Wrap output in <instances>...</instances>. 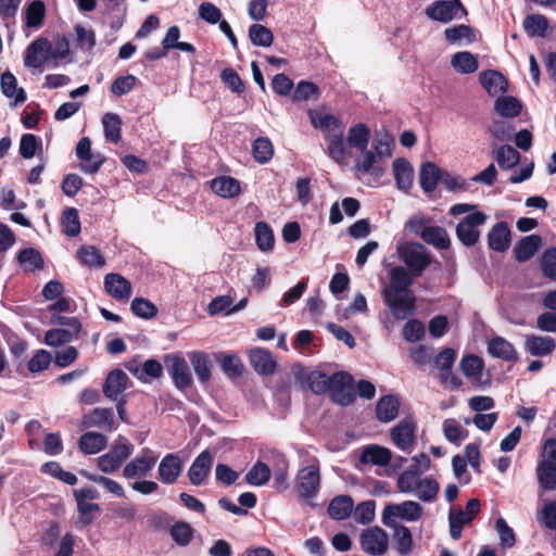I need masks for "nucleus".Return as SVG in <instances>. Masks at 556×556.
<instances>
[{
	"mask_svg": "<svg viewBox=\"0 0 556 556\" xmlns=\"http://www.w3.org/2000/svg\"><path fill=\"white\" fill-rule=\"evenodd\" d=\"M264 458L270 463L274 469L275 481L279 485H286L288 480L289 464L286 456L276 451H269L264 455Z\"/></svg>",
	"mask_w": 556,
	"mask_h": 556,
	"instance_id": "nucleus-35",
	"label": "nucleus"
},
{
	"mask_svg": "<svg viewBox=\"0 0 556 556\" xmlns=\"http://www.w3.org/2000/svg\"><path fill=\"white\" fill-rule=\"evenodd\" d=\"M541 269L546 277L556 280V248L547 249L542 254Z\"/></svg>",
	"mask_w": 556,
	"mask_h": 556,
	"instance_id": "nucleus-64",
	"label": "nucleus"
},
{
	"mask_svg": "<svg viewBox=\"0 0 556 556\" xmlns=\"http://www.w3.org/2000/svg\"><path fill=\"white\" fill-rule=\"evenodd\" d=\"M480 511V502L477 498H471L467 502L466 510H451L450 517L455 521L467 525Z\"/></svg>",
	"mask_w": 556,
	"mask_h": 556,
	"instance_id": "nucleus-58",
	"label": "nucleus"
},
{
	"mask_svg": "<svg viewBox=\"0 0 556 556\" xmlns=\"http://www.w3.org/2000/svg\"><path fill=\"white\" fill-rule=\"evenodd\" d=\"M394 529L393 540L397 553L407 556L413 549V536L410 530L405 526L391 527Z\"/></svg>",
	"mask_w": 556,
	"mask_h": 556,
	"instance_id": "nucleus-44",
	"label": "nucleus"
},
{
	"mask_svg": "<svg viewBox=\"0 0 556 556\" xmlns=\"http://www.w3.org/2000/svg\"><path fill=\"white\" fill-rule=\"evenodd\" d=\"M417 484L418 486L416 488V491H414L413 494H415L420 501L426 503H431L435 501L440 490V484L434 478L420 477Z\"/></svg>",
	"mask_w": 556,
	"mask_h": 556,
	"instance_id": "nucleus-42",
	"label": "nucleus"
},
{
	"mask_svg": "<svg viewBox=\"0 0 556 556\" xmlns=\"http://www.w3.org/2000/svg\"><path fill=\"white\" fill-rule=\"evenodd\" d=\"M270 478V468L263 462H257L245 475V480L251 485H264Z\"/></svg>",
	"mask_w": 556,
	"mask_h": 556,
	"instance_id": "nucleus-54",
	"label": "nucleus"
},
{
	"mask_svg": "<svg viewBox=\"0 0 556 556\" xmlns=\"http://www.w3.org/2000/svg\"><path fill=\"white\" fill-rule=\"evenodd\" d=\"M329 391L331 400L342 406L352 404L356 399L353 377L345 371H339L331 376Z\"/></svg>",
	"mask_w": 556,
	"mask_h": 556,
	"instance_id": "nucleus-7",
	"label": "nucleus"
},
{
	"mask_svg": "<svg viewBox=\"0 0 556 556\" xmlns=\"http://www.w3.org/2000/svg\"><path fill=\"white\" fill-rule=\"evenodd\" d=\"M76 155L83 162L80 165L81 170L88 174L97 173L103 162L100 155H93L91 153V141L87 137L78 141Z\"/></svg>",
	"mask_w": 556,
	"mask_h": 556,
	"instance_id": "nucleus-20",
	"label": "nucleus"
},
{
	"mask_svg": "<svg viewBox=\"0 0 556 556\" xmlns=\"http://www.w3.org/2000/svg\"><path fill=\"white\" fill-rule=\"evenodd\" d=\"M495 160L502 169L508 170L519 163L520 153L514 147L504 144L497 149Z\"/></svg>",
	"mask_w": 556,
	"mask_h": 556,
	"instance_id": "nucleus-49",
	"label": "nucleus"
},
{
	"mask_svg": "<svg viewBox=\"0 0 556 556\" xmlns=\"http://www.w3.org/2000/svg\"><path fill=\"white\" fill-rule=\"evenodd\" d=\"M311 125L321 131L325 140L331 136L344 134L345 124L334 114L325 109H311L307 111Z\"/></svg>",
	"mask_w": 556,
	"mask_h": 556,
	"instance_id": "nucleus-4",
	"label": "nucleus"
},
{
	"mask_svg": "<svg viewBox=\"0 0 556 556\" xmlns=\"http://www.w3.org/2000/svg\"><path fill=\"white\" fill-rule=\"evenodd\" d=\"M488 216L480 211H476L466 215L456 226V236L458 240L466 247L475 245L479 238V227L483 225Z\"/></svg>",
	"mask_w": 556,
	"mask_h": 556,
	"instance_id": "nucleus-8",
	"label": "nucleus"
},
{
	"mask_svg": "<svg viewBox=\"0 0 556 556\" xmlns=\"http://www.w3.org/2000/svg\"><path fill=\"white\" fill-rule=\"evenodd\" d=\"M426 14L433 21L447 24L455 18L466 16L467 11L460 0H439L426 9Z\"/></svg>",
	"mask_w": 556,
	"mask_h": 556,
	"instance_id": "nucleus-9",
	"label": "nucleus"
},
{
	"mask_svg": "<svg viewBox=\"0 0 556 556\" xmlns=\"http://www.w3.org/2000/svg\"><path fill=\"white\" fill-rule=\"evenodd\" d=\"M421 477V473L418 472L416 468H407L405 469L396 480V488L400 492L405 494H413L418 486V481Z\"/></svg>",
	"mask_w": 556,
	"mask_h": 556,
	"instance_id": "nucleus-47",
	"label": "nucleus"
},
{
	"mask_svg": "<svg viewBox=\"0 0 556 556\" xmlns=\"http://www.w3.org/2000/svg\"><path fill=\"white\" fill-rule=\"evenodd\" d=\"M392 452L381 445H366L359 455V464L386 467L391 463Z\"/></svg>",
	"mask_w": 556,
	"mask_h": 556,
	"instance_id": "nucleus-21",
	"label": "nucleus"
},
{
	"mask_svg": "<svg viewBox=\"0 0 556 556\" xmlns=\"http://www.w3.org/2000/svg\"><path fill=\"white\" fill-rule=\"evenodd\" d=\"M361 152L362 154L356 159L355 162V170L357 174L361 177L364 175H370L376 180L379 179L384 173V168L380 165V161L383 159L375 151L368 150L367 148Z\"/></svg>",
	"mask_w": 556,
	"mask_h": 556,
	"instance_id": "nucleus-16",
	"label": "nucleus"
},
{
	"mask_svg": "<svg viewBox=\"0 0 556 556\" xmlns=\"http://www.w3.org/2000/svg\"><path fill=\"white\" fill-rule=\"evenodd\" d=\"M424 514V507L414 501H404L400 504H388L384 506L381 520L387 527L400 526L396 520L417 521Z\"/></svg>",
	"mask_w": 556,
	"mask_h": 556,
	"instance_id": "nucleus-1",
	"label": "nucleus"
},
{
	"mask_svg": "<svg viewBox=\"0 0 556 556\" xmlns=\"http://www.w3.org/2000/svg\"><path fill=\"white\" fill-rule=\"evenodd\" d=\"M400 401L394 395L382 396L376 406L377 418L382 422H389L396 418Z\"/></svg>",
	"mask_w": 556,
	"mask_h": 556,
	"instance_id": "nucleus-38",
	"label": "nucleus"
},
{
	"mask_svg": "<svg viewBox=\"0 0 556 556\" xmlns=\"http://www.w3.org/2000/svg\"><path fill=\"white\" fill-rule=\"evenodd\" d=\"M165 366L177 389L184 391L191 387L192 375L187 362L182 357L177 354L167 355L165 357Z\"/></svg>",
	"mask_w": 556,
	"mask_h": 556,
	"instance_id": "nucleus-13",
	"label": "nucleus"
},
{
	"mask_svg": "<svg viewBox=\"0 0 556 556\" xmlns=\"http://www.w3.org/2000/svg\"><path fill=\"white\" fill-rule=\"evenodd\" d=\"M480 83L490 96H497L506 91L507 80L496 71H488L480 74Z\"/></svg>",
	"mask_w": 556,
	"mask_h": 556,
	"instance_id": "nucleus-36",
	"label": "nucleus"
},
{
	"mask_svg": "<svg viewBox=\"0 0 556 556\" xmlns=\"http://www.w3.org/2000/svg\"><path fill=\"white\" fill-rule=\"evenodd\" d=\"M488 243L490 249L504 252L510 243V230L506 223H497L493 226L488 235Z\"/></svg>",
	"mask_w": 556,
	"mask_h": 556,
	"instance_id": "nucleus-33",
	"label": "nucleus"
},
{
	"mask_svg": "<svg viewBox=\"0 0 556 556\" xmlns=\"http://www.w3.org/2000/svg\"><path fill=\"white\" fill-rule=\"evenodd\" d=\"M370 138V130L364 124L352 126L348 132V144L359 151L366 150Z\"/></svg>",
	"mask_w": 556,
	"mask_h": 556,
	"instance_id": "nucleus-43",
	"label": "nucleus"
},
{
	"mask_svg": "<svg viewBox=\"0 0 556 556\" xmlns=\"http://www.w3.org/2000/svg\"><path fill=\"white\" fill-rule=\"evenodd\" d=\"M26 26L30 28H38L41 26L45 17L43 2L36 0L33 1L25 12Z\"/></svg>",
	"mask_w": 556,
	"mask_h": 556,
	"instance_id": "nucleus-57",
	"label": "nucleus"
},
{
	"mask_svg": "<svg viewBox=\"0 0 556 556\" xmlns=\"http://www.w3.org/2000/svg\"><path fill=\"white\" fill-rule=\"evenodd\" d=\"M108 439L98 432H86L79 439V448L85 454H97L105 448Z\"/></svg>",
	"mask_w": 556,
	"mask_h": 556,
	"instance_id": "nucleus-40",
	"label": "nucleus"
},
{
	"mask_svg": "<svg viewBox=\"0 0 556 556\" xmlns=\"http://www.w3.org/2000/svg\"><path fill=\"white\" fill-rule=\"evenodd\" d=\"M51 43L46 38L34 40L26 49L24 64L26 67L40 68L50 60Z\"/></svg>",
	"mask_w": 556,
	"mask_h": 556,
	"instance_id": "nucleus-15",
	"label": "nucleus"
},
{
	"mask_svg": "<svg viewBox=\"0 0 556 556\" xmlns=\"http://www.w3.org/2000/svg\"><path fill=\"white\" fill-rule=\"evenodd\" d=\"M451 65L460 74L475 73L479 66L477 58L468 51H460L453 54Z\"/></svg>",
	"mask_w": 556,
	"mask_h": 556,
	"instance_id": "nucleus-41",
	"label": "nucleus"
},
{
	"mask_svg": "<svg viewBox=\"0 0 556 556\" xmlns=\"http://www.w3.org/2000/svg\"><path fill=\"white\" fill-rule=\"evenodd\" d=\"M182 471V462L176 454H167L159 465V479L165 484H174Z\"/></svg>",
	"mask_w": 556,
	"mask_h": 556,
	"instance_id": "nucleus-22",
	"label": "nucleus"
},
{
	"mask_svg": "<svg viewBox=\"0 0 556 556\" xmlns=\"http://www.w3.org/2000/svg\"><path fill=\"white\" fill-rule=\"evenodd\" d=\"M155 463L156 458L154 456H137L124 467L123 476L126 479L146 477Z\"/></svg>",
	"mask_w": 556,
	"mask_h": 556,
	"instance_id": "nucleus-31",
	"label": "nucleus"
},
{
	"mask_svg": "<svg viewBox=\"0 0 556 556\" xmlns=\"http://www.w3.org/2000/svg\"><path fill=\"white\" fill-rule=\"evenodd\" d=\"M393 444L405 453H410L416 442V425L412 419H403L391 430Z\"/></svg>",
	"mask_w": 556,
	"mask_h": 556,
	"instance_id": "nucleus-14",
	"label": "nucleus"
},
{
	"mask_svg": "<svg viewBox=\"0 0 556 556\" xmlns=\"http://www.w3.org/2000/svg\"><path fill=\"white\" fill-rule=\"evenodd\" d=\"M482 361L475 355H466L460 361V370L469 379H479L482 371Z\"/></svg>",
	"mask_w": 556,
	"mask_h": 556,
	"instance_id": "nucleus-61",
	"label": "nucleus"
},
{
	"mask_svg": "<svg viewBox=\"0 0 556 556\" xmlns=\"http://www.w3.org/2000/svg\"><path fill=\"white\" fill-rule=\"evenodd\" d=\"M421 239L440 250L450 248L451 239L447 231L439 226H426L420 231Z\"/></svg>",
	"mask_w": 556,
	"mask_h": 556,
	"instance_id": "nucleus-34",
	"label": "nucleus"
},
{
	"mask_svg": "<svg viewBox=\"0 0 556 556\" xmlns=\"http://www.w3.org/2000/svg\"><path fill=\"white\" fill-rule=\"evenodd\" d=\"M394 143L393 137L388 132H377L372 141V151H375L382 159L392 155V146Z\"/></svg>",
	"mask_w": 556,
	"mask_h": 556,
	"instance_id": "nucleus-60",
	"label": "nucleus"
},
{
	"mask_svg": "<svg viewBox=\"0 0 556 556\" xmlns=\"http://www.w3.org/2000/svg\"><path fill=\"white\" fill-rule=\"evenodd\" d=\"M320 485L319 463L314 459L309 465L301 468L296 475L295 488L303 498L316 496Z\"/></svg>",
	"mask_w": 556,
	"mask_h": 556,
	"instance_id": "nucleus-6",
	"label": "nucleus"
},
{
	"mask_svg": "<svg viewBox=\"0 0 556 556\" xmlns=\"http://www.w3.org/2000/svg\"><path fill=\"white\" fill-rule=\"evenodd\" d=\"M354 502L349 495L333 497L328 506V514L334 520H343L351 516Z\"/></svg>",
	"mask_w": 556,
	"mask_h": 556,
	"instance_id": "nucleus-37",
	"label": "nucleus"
},
{
	"mask_svg": "<svg viewBox=\"0 0 556 556\" xmlns=\"http://www.w3.org/2000/svg\"><path fill=\"white\" fill-rule=\"evenodd\" d=\"M359 545L364 553L370 556H380L389 548V538L382 528L370 527L361 533Z\"/></svg>",
	"mask_w": 556,
	"mask_h": 556,
	"instance_id": "nucleus-10",
	"label": "nucleus"
},
{
	"mask_svg": "<svg viewBox=\"0 0 556 556\" xmlns=\"http://www.w3.org/2000/svg\"><path fill=\"white\" fill-rule=\"evenodd\" d=\"M250 361L261 375H270L275 371L276 362L268 350H250Z\"/></svg>",
	"mask_w": 556,
	"mask_h": 556,
	"instance_id": "nucleus-39",
	"label": "nucleus"
},
{
	"mask_svg": "<svg viewBox=\"0 0 556 556\" xmlns=\"http://www.w3.org/2000/svg\"><path fill=\"white\" fill-rule=\"evenodd\" d=\"M104 289L115 300L127 302L132 293L131 282L124 276L110 273L104 276Z\"/></svg>",
	"mask_w": 556,
	"mask_h": 556,
	"instance_id": "nucleus-17",
	"label": "nucleus"
},
{
	"mask_svg": "<svg viewBox=\"0 0 556 556\" xmlns=\"http://www.w3.org/2000/svg\"><path fill=\"white\" fill-rule=\"evenodd\" d=\"M190 359L199 380L201 382H206L211 376L212 367L207 355L202 352H194Z\"/></svg>",
	"mask_w": 556,
	"mask_h": 556,
	"instance_id": "nucleus-56",
	"label": "nucleus"
},
{
	"mask_svg": "<svg viewBox=\"0 0 556 556\" xmlns=\"http://www.w3.org/2000/svg\"><path fill=\"white\" fill-rule=\"evenodd\" d=\"M542 238L539 235H530L518 241L514 248V254L518 262L530 260L541 248Z\"/></svg>",
	"mask_w": 556,
	"mask_h": 556,
	"instance_id": "nucleus-30",
	"label": "nucleus"
},
{
	"mask_svg": "<svg viewBox=\"0 0 556 556\" xmlns=\"http://www.w3.org/2000/svg\"><path fill=\"white\" fill-rule=\"evenodd\" d=\"M444 38L451 45L469 46L477 40V31L469 25H457L444 30Z\"/></svg>",
	"mask_w": 556,
	"mask_h": 556,
	"instance_id": "nucleus-27",
	"label": "nucleus"
},
{
	"mask_svg": "<svg viewBox=\"0 0 556 556\" xmlns=\"http://www.w3.org/2000/svg\"><path fill=\"white\" fill-rule=\"evenodd\" d=\"M254 232L256 245L261 251L267 252L273 250L275 244V237L271 228L267 223H256Z\"/></svg>",
	"mask_w": 556,
	"mask_h": 556,
	"instance_id": "nucleus-48",
	"label": "nucleus"
},
{
	"mask_svg": "<svg viewBox=\"0 0 556 556\" xmlns=\"http://www.w3.org/2000/svg\"><path fill=\"white\" fill-rule=\"evenodd\" d=\"M326 153L336 163L340 165L345 164L346 161L351 157V152L344 142V134L331 136V138L326 139Z\"/></svg>",
	"mask_w": 556,
	"mask_h": 556,
	"instance_id": "nucleus-32",
	"label": "nucleus"
},
{
	"mask_svg": "<svg viewBox=\"0 0 556 556\" xmlns=\"http://www.w3.org/2000/svg\"><path fill=\"white\" fill-rule=\"evenodd\" d=\"M79 262L88 267L101 268L105 265V260L100 251L93 245L81 247L77 251Z\"/></svg>",
	"mask_w": 556,
	"mask_h": 556,
	"instance_id": "nucleus-51",
	"label": "nucleus"
},
{
	"mask_svg": "<svg viewBox=\"0 0 556 556\" xmlns=\"http://www.w3.org/2000/svg\"><path fill=\"white\" fill-rule=\"evenodd\" d=\"M384 303L396 319H405L415 313L416 298L413 292H382Z\"/></svg>",
	"mask_w": 556,
	"mask_h": 556,
	"instance_id": "nucleus-12",
	"label": "nucleus"
},
{
	"mask_svg": "<svg viewBox=\"0 0 556 556\" xmlns=\"http://www.w3.org/2000/svg\"><path fill=\"white\" fill-rule=\"evenodd\" d=\"M538 482L543 491L556 490V466L539 463L536 466Z\"/></svg>",
	"mask_w": 556,
	"mask_h": 556,
	"instance_id": "nucleus-45",
	"label": "nucleus"
},
{
	"mask_svg": "<svg viewBox=\"0 0 556 556\" xmlns=\"http://www.w3.org/2000/svg\"><path fill=\"white\" fill-rule=\"evenodd\" d=\"M87 428L97 427L105 431H112L114 427V414L111 408L97 407L83 418Z\"/></svg>",
	"mask_w": 556,
	"mask_h": 556,
	"instance_id": "nucleus-25",
	"label": "nucleus"
},
{
	"mask_svg": "<svg viewBox=\"0 0 556 556\" xmlns=\"http://www.w3.org/2000/svg\"><path fill=\"white\" fill-rule=\"evenodd\" d=\"M129 378L122 369H113L108 374L103 384V394L111 401H117L128 388Z\"/></svg>",
	"mask_w": 556,
	"mask_h": 556,
	"instance_id": "nucleus-19",
	"label": "nucleus"
},
{
	"mask_svg": "<svg viewBox=\"0 0 556 556\" xmlns=\"http://www.w3.org/2000/svg\"><path fill=\"white\" fill-rule=\"evenodd\" d=\"M396 254L407 266V270L415 276H420L430 264L425 247L419 243L400 242L396 245Z\"/></svg>",
	"mask_w": 556,
	"mask_h": 556,
	"instance_id": "nucleus-3",
	"label": "nucleus"
},
{
	"mask_svg": "<svg viewBox=\"0 0 556 556\" xmlns=\"http://www.w3.org/2000/svg\"><path fill=\"white\" fill-rule=\"evenodd\" d=\"M0 87L7 98L13 99L15 106L24 103L27 99L25 90L17 86L16 77L9 71L1 75Z\"/></svg>",
	"mask_w": 556,
	"mask_h": 556,
	"instance_id": "nucleus-29",
	"label": "nucleus"
},
{
	"mask_svg": "<svg viewBox=\"0 0 556 556\" xmlns=\"http://www.w3.org/2000/svg\"><path fill=\"white\" fill-rule=\"evenodd\" d=\"M443 433L445 439L456 445L466 438L467 431L462 427V425L453 418L445 419L443 422Z\"/></svg>",
	"mask_w": 556,
	"mask_h": 556,
	"instance_id": "nucleus-55",
	"label": "nucleus"
},
{
	"mask_svg": "<svg viewBox=\"0 0 556 556\" xmlns=\"http://www.w3.org/2000/svg\"><path fill=\"white\" fill-rule=\"evenodd\" d=\"M390 285L383 289L382 292H412L409 287L416 277L412 271L403 266H394L390 270Z\"/></svg>",
	"mask_w": 556,
	"mask_h": 556,
	"instance_id": "nucleus-23",
	"label": "nucleus"
},
{
	"mask_svg": "<svg viewBox=\"0 0 556 556\" xmlns=\"http://www.w3.org/2000/svg\"><path fill=\"white\" fill-rule=\"evenodd\" d=\"M213 466V455L203 451L199 454L188 470V478L193 485H201L208 477Z\"/></svg>",
	"mask_w": 556,
	"mask_h": 556,
	"instance_id": "nucleus-18",
	"label": "nucleus"
},
{
	"mask_svg": "<svg viewBox=\"0 0 556 556\" xmlns=\"http://www.w3.org/2000/svg\"><path fill=\"white\" fill-rule=\"evenodd\" d=\"M392 170L396 187L407 193L414 184L413 165L406 159L399 157L393 161Z\"/></svg>",
	"mask_w": 556,
	"mask_h": 556,
	"instance_id": "nucleus-24",
	"label": "nucleus"
},
{
	"mask_svg": "<svg viewBox=\"0 0 556 556\" xmlns=\"http://www.w3.org/2000/svg\"><path fill=\"white\" fill-rule=\"evenodd\" d=\"M210 186L223 199H232L241 193L240 181L230 176H218L210 181Z\"/></svg>",
	"mask_w": 556,
	"mask_h": 556,
	"instance_id": "nucleus-26",
	"label": "nucleus"
},
{
	"mask_svg": "<svg viewBox=\"0 0 556 556\" xmlns=\"http://www.w3.org/2000/svg\"><path fill=\"white\" fill-rule=\"evenodd\" d=\"M455 350H441L435 356L431 358L432 365L430 368L439 370V379L441 383L451 390L458 389L462 384L460 380L452 374V367L455 362Z\"/></svg>",
	"mask_w": 556,
	"mask_h": 556,
	"instance_id": "nucleus-5",
	"label": "nucleus"
},
{
	"mask_svg": "<svg viewBox=\"0 0 556 556\" xmlns=\"http://www.w3.org/2000/svg\"><path fill=\"white\" fill-rule=\"evenodd\" d=\"M106 140L117 143L121 140L122 119L115 113H105L102 117Z\"/></svg>",
	"mask_w": 556,
	"mask_h": 556,
	"instance_id": "nucleus-52",
	"label": "nucleus"
},
{
	"mask_svg": "<svg viewBox=\"0 0 556 556\" xmlns=\"http://www.w3.org/2000/svg\"><path fill=\"white\" fill-rule=\"evenodd\" d=\"M131 452L132 445L127 440L117 441L106 454L98 458V467L105 473H112L122 466Z\"/></svg>",
	"mask_w": 556,
	"mask_h": 556,
	"instance_id": "nucleus-11",
	"label": "nucleus"
},
{
	"mask_svg": "<svg viewBox=\"0 0 556 556\" xmlns=\"http://www.w3.org/2000/svg\"><path fill=\"white\" fill-rule=\"evenodd\" d=\"M443 173L432 162H424L420 166L419 184L424 192L431 193L435 190L438 182H442Z\"/></svg>",
	"mask_w": 556,
	"mask_h": 556,
	"instance_id": "nucleus-28",
	"label": "nucleus"
},
{
	"mask_svg": "<svg viewBox=\"0 0 556 556\" xmlns=\"http://www.w3.org/2000/svg\"><path fill=\"white\" fill-rule=\"evenodd\" d=\"M62 227L65 235L74 237L80 231V222L76 208H66L62 215Z\"/></svg>",
	"mask_w": 556,
	"mask_h": 556,
	"instance_id": "nucleus-62",
	"label": "nucleus"
},
{
	"mask_svg": "<svg viewBox=\"0 0 556 556\" xmlns=\"http://www.w3.org/2000/svg\"><path fill=\"white\" fill-rule=\"evenodd\" d=\"M523 27L530 37H545L548 29V21L544 15H528L523 21Z\"/></svg>",
	"mask_w": 556,
	"mask_h": 556,
	"instance_id": "nucleus-46",
	"label": "nucleus"
},
{
	"mask_svg": "<svg viewBox=\"0 0 556 556\" xmlns=\"http://www.w3.org/2000/svg\"><path fill=\"white\" fill-rule=\"evenodd\" d=\"M52 321L60 327L49 330L45 336V342L53 348L72 342L81 330V325L75 317L53 315Z\"/></svg>",
	"mask_w": 556,
	"mask_h": 556,
	"instance_id": "nucleus-2",
	"label": "nucleus"
},
{
	"mask_svg": "<svg viewBox=\"0 0 556 556\" xmlns=\"http://www.w3.org/2000/svg\"><path fill=\"white\" fill-rule=\"evenodd\" d=\"M521 103L514 97L504 96L497 98L494 104L496 113L503 117H516L521 111Z\"/></svg>",
	"mask_w": 556,
	"mask_h": 556,
	"instance_id": "nucleus-50",
	"label": "nucleus"
},
{
	"mask_svg": "<svg viewBox=\"0 0 556 556\" xmlns=\"http://www.w3.org/2000/svg\"><path fill=\"white\" fill-rule=\"evenodd\" d=\"M253 155L258 163H267L274 153L273 144L267 138H257L253 142Z\"/></svg>",
	"mask_w": 556,
	"mask_h": 556,
	"instance_id": "nucleus-63",
	"label": "nucleus"
},
{
	"mask_svg": "<svg viewBox=\"0 0 556 556\" xmlns=\"http://www.w3.org/2000/svg\"><path fill=\"white\" fill-rule=\"evenodd\" d=\"M249 38L254 46L270 47L274 41V35L269 28L261 24H253L249 28Z\"/></svg>",
	"mask_w": 556,
	"mask_h": 556,
	"instance_id": "nucleus-53",
	"label": "nucleus"
},
{
	"mask_svg": "<svg viewBox=\"0 0 556 556\" xmlns=\"http://www.w3.org/2000/svg\"><path fill=\"white\" fill-rule=\"evenodd\" d=\"M172 539L180 546H187L193 536L192 527L185 522L178 521L170 528Z\"/></svg>",
	"mask_w": 556,
	"mask_h": 556,
	"instance_id": "nucleus-59",
	"label": "nucleus"
}]
</instances>
